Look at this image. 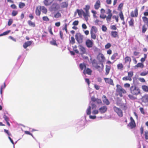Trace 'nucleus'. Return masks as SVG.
<instances>
[{
  "instance_id": "nucleus-38",
  "label": "nucleus",
  "mask_w": 148,
  "mask_h": 148,
  "mask_svg": "<svg viewBox=\"0 0 148 148\" xmlns=\"http://www.w3.org/2000/svg\"><path fill=\"white\" fill-rule=\"evenodd\" d=\"M6 85L5 84V82H4V84H3V86H2L1 87V88H0V93L1 94H2V89H4L5 88V87H6Z\"/></svg>"
},
{
  "instance_id": "nucleus-13",
  "label": "nucleus",
  "mask_w": 148,
  "mask_h": 148,
  "mask_svg": "<svg viewBox=\"0 0 148 148\" xmlns=\"http://www.w3.org/2000/svg\"><path fill=\"white\" fill-rule=\"evenodd\" d=\"M78 47L81 52V53L82 54L85 53L86 52V50L85 48L83 47L81 45H79L78 46Z\"/></svg>"
},
{
  "instance_id": "nucleus-35",
  "label": "nucleus",
  "mask_w": 148,
  "mask_h": 148,
  "mask_svg": "<svg viewBox=\"0 0 148 148\" xmlns=\"http://www.w3.org/2000/svg\"><path fill=\"white\" fill-rule=\"evenodd\" d=\"M136 67H140L141 68H143L144 66L143 64L141 63H138L136 66Z\"/></svg>"
},
{
  "instance_id": "nucleus-53",
  "label": "nucleus",
  "mask_w": 148,
  "mask_h": 148,
  "mask_svg": "<svg viewBox=\"0 0 148 148\" xmlns=\"http://www.w3.org/2000/svg\"><path fill=\"white\" fill-rule=\"evenodd\" d=\"M145 138L146 140L148 139V132H145Z\"/></svg>"
},
{
  "instance_id": "nucleus-40",
  "label": "nucleus",
  "mask_w": 148,
  "mask_h": 148,
  "mask_svg": "<svg viewBox=\"0 0 148 148\" xmlns=\"http://www.w3.org/2000/svg\"><path fill=\"white\" fill-rule=\"evenodd\" d=\"M125 62H130L131 61V58L130 57L127 56L125 58Z\"/></svg>"
},
{
  "instance_id": "nucleus-56",
  "label": "nucleus",
  "mask_w": 148,
  "mask_h": 148,
  "mask_svg": "<svg viewBox=\"0 0 148 148\" xmlns=\"http://www.w3.org/2000/svg\"><path fill=\"white\" fill-rule=\"evenodd\" d=\"M13 22L12 20V19H10L8 22V26L10 25Z\"/></svg>"
},
{
  "instance_id": "nucleus-51",
  "label": "nucleus",
  "mask_w": 148,
  "mask_h": 148,
  "mask_svg": "<svg viewBox=\"0 0 148 148\" xmlns=\"http://www.w3.org/2000/svg\"><path fill=\"white\" fill-rule=\"evenodd\" d=\"M90 6L89 5H86V8L84 9L86 12H89L88 10L89 9Z\"/></svg>"
},
{
  "instance_id": "nucleus-16",
  "label": "nucleus",
  "mask_w": 148,
  "mask_h": 148,
  "mask_svg": "<svg viewBox=\"0 0 148 148\" xmlns=\"http://www.w3.org/2000/svg\"><path fill=\"white\" fill-rule=\"evenodd\" d=\"M53 1L54 0H45L44 1V3L45 5L48 6L50 5Z\"/></svg>"
},
{
  "instance_id": "nucleus-55",
  "label": "nucleus",
  "mask_w": 148,
  "mask_h": 148,
  "mask_svg": "<svg viewBox=\"0 0 148 148\" xmlns=\"http://www.w3.org/2000/svg\"><path fill=\"white\" fill-rule=\"evenodd\" d=\"M118 16H112V18H114L115 19L116 21V22H118L119 21V19H118Z\"/></svg>"
},
{
  "instance_id": "nucleus-26",
  "label": "nucleus",
  "mask_w": 148,
  "mask_h": 148,
  "mask_svg": "<svg viewBox=\"0 0 148 148\" xmlns=\"http://www.w3.org/2000/svg\"><path fill=\"white\" fill-rule=\"evenodd\" d=\"M79 67L81 70H82L83 69H85L86 68L85 64L84 63H81L79 65Z\"/></svg>"
},
{
  "instance_id": "nucleus-28",
  "label": "nucleus",
  "mask_w": 148,
  "mask_h": 148,
  "mask_svg": "<svg viewBox=\"0 0 148 148\" xmlns=\"http://www.w3.org/2000/svg\"><path fill=\"white\" fill-rule=\"evenodd\" d=\"M108 15V16L106 17V20L108 21H110L111 20L112 14H111Z\"/></svg>"
},
{
  "instance_id": "nucleus-10",
  "label": "nucleus",
  "mask_w": 148,
  "mask_h": 148,
  "mask_svg": "<svg viewBox=\"0 0 148 148\" xmlns=\"http://www.w3.org/2000/svg\"><path fill=\"white\" fill-rule=\"evenodd\" d=\"M135 121H131V122L128 125V126L130 127L131 129H133L136 126V123Z\"/></svg>"
},
{
  "instance_id": "nucleus-11",
  "label": "nucleus",
  "mask_w": 148,
  "mask_h": 148,
  "mask_svg": "<svg viewBox=\"0 0 148 148\" xmlns=\"http://www.w3.org/2000/svg\"><path fill=\"white\" fill-rule=\"evenodd\" d=\"M104 80L106 83L111 85H114L113 80L110 78H105Z\"/></svg>"
},
{
  "instance_id": "nucleus-20",
  "label": "nucleus",
  "mask_w": 148,
  "mask_h": 148,
  "mask_svg": "<svg viewBox=\"0 0 148 148\" xmlns=\"http://www.w3.org/2000/svg\"><path fill=\"white\" fill-rule=\"evenodd\" d=\"M40 8L41 11L44 13L46 14L47 12V10L45 7L43 6H40Z\"/></svg>"
},
{
  "instance_id": "nucleus-7",
  "label": "nucleus",
  "mask_w": 148,
  "mask_h": 148,
  "mask_svg": "<svg viewBox=\"0 0 148 148\" xmlns=\"http://www.w3.org/2000/svg\"><path fill=\"white\" fill-rule=\"evenodd\" d=\"M93 44L92 42L90 40H87L86 42V45L89 48L92 47Z\"/></svg>"
},
{
  "instance_id": "nucleus-39",
  "label": "nucleus",
  "mask_w": 148,
  "mask_h": 148,
  "mask_svg": "<svg viewBox=\"0 0 148 148\" xmlns=\"http://www.w3.org/2000/svg\"><path fill=\"white\" fill-rule=\"evenodd\" d=\"M119 16L121 19V20L122 21H124V18L123 17V13L122 12H121L119 13Z\"/></svg>"
},
{
  "instance_id": "nucleus-9",
  "label": "nucleus",
  "mask_w": 148,
  "mask_h": 148,
  "mask_svg": "<svg viewBox=\"0 0 148 148\" xmlns=\"http://www.w3.org/2000/svg\"><path fill=\"white\" fill-rule=\"evenodd\" d=\"M107 110V108L106 106H103L99 109V112L101 113H103L105 112Z\"/></svg>"
},
{
  "instance_id": "nucleus-6",
  "label": "nucleus",
  "mask_w": 148,
  "mask_h": 148,
  "mask_svg": "<svg viewBox=\"0 0 148 148\" xmlns=\"http://www.w3.org/2000/svg\"><path fill=\"white\" fill-rule=\"evenodd\" d=\"M138 15V10L137 8H136L134 11H132L131 12L130 15L131 17H137Z\"/></svg>"
},
{
  "instance_id": "nucleus-22",
  "label": "nucleus",
  "mask_w": 148,
  "mask_h": 148,
  "mask_svg": "<svg viewBox=\"0 0 148 148\" xmlns=\"http://www.w3.org/2000/svg\"><path fill=\"white\" fill-rule=\"evenodd\" d=\"M110 66L108 65L106 66V74L107 75L109 73L110 71Z\"/></svg>"
},
{
  "instance_id": "nucleus-59",
  "label": "nucleus",
  "mask_w": 148,
  "mask_h": 148,
  "mask_svg": "<svg viewBox=\"0 0 148 148\" xmlns=\"http://www.w3.org/2000/svg\"><path fill=\"white\" fill-rule=\"evenodd\" d=\"M147 28H146L145 26H143L142 27V32L143 33H144L146 31Z\"/></svg>"
},
{
  "instance_id": "nucleus-5",
  "label": "nucleus",
  "mask_w": 148,
  "mask_h": 148,
  "mask_svg": "<svg viewBox=\"0 0 148 148\" xmlns=\"http://www.w3.org/2000/svg\"><path fill=\"white\" fill-rule=\"evenodd\" d=\"M97 59L100 62H103L105 61V58L102 53H99L97 56Z\"/></svg>"
},
{
  "instance_id": "nucleus-14",
  "label": "nucleus",
  "mask_w": 148,
  "mask_h": 148,
  "mask_svg": "<svg viewBox=\"0 0 148 148\" xmlns=\"http://www.w3.org/2000/svg\"><path fill=\"white\" fill-rule=\"evenodd\" d=\"M100 7V2L99 0H97L96 1L95 5L94 7L95 9L98 10Z\"/></svg>"
},
{
  "instance_id": "nucleus-8",
  "label": "nucleus",
  "mask_w": 148,
  "mask_h": 148,
  "mask_svg": "<svg viewBox=\"0 0 148 148\" xmlns=\"http://www.w3.org/2000/svg\"><path fill=\"white\" fill-rule=\"evenodd\" d=\"M51 8L53 10L56 11L59 8L60 6L59 5L57 4H53L52 5Z\"/></svg>"
},
{
  "instance_id": "nucleus-45",
  "label": "nucleus",
  "mask_w": 148,
  "mask_h": 148,
  "mask_svg": "<svg viewBox=\"0 0 148 148\" xmlns=\"http://www.w3.org/2000/svg\"><path fill=\"white\" fill-rule=\"evenodd\" d=\"M18 14V12L14 10H13L12 12V15L13 16H15Z\"/></svg>"
},
{
  "instance_id": "nucleus-19",
  "label": "nucleus",
  "mask_w": 148,
  "mask_h": 148,
  "mask_svg": "<svg viewBox=\"0 0 148 148\" xmlns=\"http://www.w3.org/2000/svg\"><path fill=\"white\" fill-rule=\"evenodd\" d=\"M111 34L112 37L116 38L118 36V32L116 31H112L111 32Z\"/></svg>"
},
{
  "instance_id": "nucleus-46",
  "label": "nucleus",
  "mask_w": 148,
  "mask_h": 148,
  "mask_svg": "<svg viewBox=\"0 0 148 148\" xmlns=\"http://www.w3.org/2000/svg\"><path fill=\"white\" fill-rule=\"evenodd\" d=\"M43 20L46 21H49V19L47 16H43L42 17Z\"/></svg>"
},
{
  "instance_id": "nucleus-63",
  "label": "nucleus",
  "mask_w": 148,
  "mask_h": 148,
  "mask_svg": "<svg viewBox=\"0 0 148 148\" xmlns=\"http://www.w3.org/2000/svg\"><path fill=\"white\" fill-rule=\"evenodd\" d=\"M139 80L141 82H145V80L143 78H139Z\"/></svg>"
},
{
  "instance_id": "nucleus-61",
  "label": "nucleus",
  "mask_w": 148,
  "mask_h": 148,
  "mask_svg": "<svg viewBox=\"0 0 148 148\" xmlns=\"http://www.w3.org/2000/svg\"><path fill=\"white\" fill-rule=\"evenodd\" d=\"M25 133L26 134L29 135H31L32 136H33V135L31 133L27 131H25Z\"/></svg>"
},
{
  "instance_id": "nucleus-24",
  "label": "nucleus",
  "mask_w": 148,
  "mask_h": 148,
  "mask_svg": "<svg viewBox=\"0 0 148 148\" xmlns=\"http://www.w3.org/2000/svg\"><path fill=\"white\" fill-rule=\"evenodd\" d=\"M143 90L145 92H148V86L146 85H143L142 86Z\"/></svg>"
},
{
  "instance_id": "nucleus-27",
  "label": "nucleus",
  "mask_w": 148,
  "mask_h": 148,
  "mask_svg": "<svg viewBox=\"0 0 148 148\" xmlns=\"http://www.w3.org/2000/svg\"><path fill=\"white\" fill-rule=\"evenodd\" d=\"M28 23L29 25L32 27H34L35 26V23L31 21H28Z\"/></svg>"
},
{
  "instance_id": "nucleus-12",
  "label": "nucleus",
  "mask_w": 148,
  "mask_h": 148,
  "mask_svg": "<svg viewBox=\"0 0 148 148\" xmlns=\"http://www.w3.org/2000/svg\"><path fill=\"white\" fill-rule=\"evenodd\" d=\"M32 41H30L25 42L23 45V47L25 49L30 46L32 44Z\"/></svg>"
},
{
  "instance_id": "nucleus-32",
  "label": "nucleus",
  "mask_w": 148,
  "mask_h": 148,
  "mask_svg": "<svg viewBox=\"0 0 148 148\" xmlns=\"http://www.w3.org/2000/svg\"><path fill=\"white\" fill-rule=\"evenodd\" d=\"M118 54L117 53H114L111 57V59L112 60H114L115 59L116 57L118 56Z\"/></svg>"
},
{
  "instance_id": "nucleus-48",
  "label": "nucleus",
  "mask_w": 148,
  "mask_h": 148,
  "mask_svg": "<svg viewBox=\"0 0 148 148\" xmlns=\"http://www.w3.org/2000/svg\"><path fill=\"white\" fill-rule=\"evenodd\" d=\"M77 46L76 45L74 46L73 47V50H74V51L76 53H79V51H78L77 50V49H76L77 48Z\"/></svg>"
},
{
  "instance_id": "nucleus-41",
  "label": "nucleus",
  "mask_w": 148,
  "mask_h": 148,
  "mask_svg": "<svg viewBox=\"0 0 148 148\" xmlns=\"http://www.w3.org/2000/svg\"><path fill=\"white\" fill-rule=\"evenodd\" d=\"M118 69L120 70H122L123 67V64H119L117 65Z\"/></svg>"
},
{
  "instance_id": "nucleus-2",
  "label": "nucleus",
  "mask_w": 148,
  "mask_h": 148,
  "mask_svg": "<svg viewBox=\"0 0 148 148\" xmlns=\"http://www.w3.org/2000/svg\"><path fill=\"white\" fill-rule=\"evenodd\" d=\"M75 38L78 43L79 44H80L83 42L84 36L81 34L78 33L76 34L75 35Z\"/></svg>"
},
{
  "instance_id": "nucleus-33",
  "label": "nucleus",
  "mask_w": 148,
  "mask_h": 148,
  "mask_svg": "<svg viewBox=\"0 0 148 148\" xmlns=\"http://www.w3.org/2000/svg\"><path fill=\"white\" fill-rule=\"evenodd\" d=\"M86 113L87 114H90L91 113V107L89 106L86 110Z\"/></svg>"
},
{
  "instance_id": "nucleus-50",
  "label": "nucleus",
  "mask_w": 148,
  "mask_h": 148,
  "mask_svg": "<svg viewBox=\"0 0 148 148\" xmlns=\"http://www.w3.org/2000/svg\"><path fill=\"white\" fill-rule=\"evenodd\" d=\"M4 131L5 133L7 134L9 136H10L11 135L10 133L8 131V130L6 129H4Z\"/></svg>"
},
{
  "instance_id": "nucleus-29",
  "label": "nucleus",
  "mask_w": 148,
  "mask_h": 148,
  "mask_svg": "<svg viewBox=\"0 0 148 148\" xmlns=\"http://www.w3.org/2000/svg\"><path fill=\"white\" fill-rule=\"evenodd\" d=\"M84 12L83 10H80L78 9H77V13L78 14V15L80 16H81L82 14H83V12Z\"/></svg>"
},
{
  "instance_id": "nucleus-1",
  "label": "nucleus",
  "mask_w": 148,
  "mask_h": 148,
  "mask_svg": "<svg viewBox=\"0 0 148 148\" xmlns=\"http://www.w3.org/2000/svg\"><path fill=\"white\" fill-rule=\"evenodd\" d=\"M131 92L133 95H137L140 92L139 88L134 85H132L130 88Z\"/></svg>"
},
{
  "instance_id": "nucleus-57",
  "label": "nucleus",
  "mask_w": 148,
  "mask_h": 148,
  "mask_svg": "<svg viewBox=\"0 0 148 148\" xmlns=\"http://www.w3.org/2000/svg\"><path fill=\"white\" fill-rule=\"evenodd\" d=\"M111 29L112 30H116V27L115 25H112L110 26Z\"/></svg>"
},
{
  "instance_id": "nucleus-47",
  "label": "nucleus",
  "mask_w": 148,
  "mask_h": 148,
  "mask_svg": "<svg viewBox=\"0 0 148 148\" xmlns=\"http://www.w3.org/2000/svg\"><path fill=\"white\" fill-rule=\"evenodd\" d=\"M111 46V44L109 43H108L105 46V48L106 49H108L110 48Z\"/></svg>"
},
{
  "instance_id": "nucleus-43",
  "label": "nucleus",
  "mask_w": 148,
  "mask_h": 148,
  "mask_svg": "<svg viewBox=\"0 0 148 148\" xmlns=\"http://www.w3.org/2000/svg\"><path fill=\"white\" fill-rule=\"evenodd\" d=\"M25 5L24 3L20 2L19 4V8H22L24 7Z\"/></svg>"
},
{
  "instance_id": "nucleus-4",
  "label": "nucleus",
  "mask_w": 148,
  "mask_h": 148,
  "mask_svg": "<svg viewBox=\"0 0 148 148\" xmlns=\"http://www.w3.org/2000/svg\"><path fill=\"white\" fill-rule=\"evenodd\" d=\"M113 109L114 111L118 114L119 116L121 117L122 116V112L120 109L114 106L113 108Z\"/></svg>"
},
{
  "instance_id": "nucleus-62",
  "label": "nucleus",
  "mask_w": 148,
  "mask_h": 148,
  "mask_svg": "<svg viewBox=\"0 0 148 148\" xmlns=\"http://www.w3.org/2000/svg\"><path fill=\"white\" fill-rule=\"evenodd\" d=\"M3 118L5 120H8L9 119L8 117L6 115H4Z\"/></svg>"
},
{
  "instance_id": "nucleus-21",
  "label": "nucleus",
  "mask_w": 148,
  "mask_h": 148,
  "mask_svg": "<svg viewBox=\"0 0 148 148\" xmlns=\"http://www.w3.org/2000/svg\"><path fill=\"white\" fill-rule=\"evenodd\" d=\"M40 7H37L36 10V13L37 15L39 16L40 14Z\"/></svg>"
},
{
  "instance_id": "nucleus-58",
  "label": "nucleus",
  "mask_w": 148,
  "mask_h": 148,
  "mask_svg": "<svg viewBox=\"0 0 148 148\" xmlns=\"http://www.w3.org/2000/svg\"><path fill=\"white\" fill-rule=\"evenodd\" d=\"M140 110L141 112L143 114H145V112L144 111V110L143 108H140Z\"/></svg>"
},
{
  "instance_id": "nucleus-31",
  "label": "nucleus",
  "mask_w": 148,
  "mask_h": 148,
  "mask_svg": "<svg viewBox=\"0 0 148 148\" xmlns=\"http://www.w3.org/2000/svg\"><path fill=\"white\" fill-rule=\"evenodd\" d=\"M68 5V3L66 2H63L61 4V6L62 8L67 7Z\"/></svg>"
},
{
  "instance_id": "nucleus-30",
  "label": "nucleus",
  "mask_w": 148,
  "mask_h": 148,
  "mask_svg": "<svg viewBox=\"0 0 148 148\" xmlns=\"http://www.w3.org/2000/svg\"><path fill=\"white\" fill-rule=\"evenodd\" d=\"M134 20L133 18H131L129 22V23L130 26H134Z\"/></svg>"
},
{
  "instance_id": "nucleus-54",
  "label": "nucleus",
  "mask_w": 148,
  "mask_h": 148,
  "mask_svg": "<svg viewBox=\"0 0 148 148\" xmlns=\"http://www.w3.org/2000/svg\"><path fill=\"white\" fill-rule=\"evenodd\" d=\"M128 76L129 77H130V78H131V77L133 75V72H128Z\"/></svg>"
},
{
  "instance_id": "nucleus-25",
  "label": "nucleus",
  "mask_w": 148,
  "mask_h": 148,
  "mask_svg": "<svg viewBox=\"0 0 148 148\" xmlns=\"http://www.w3.org/2000/svg\"><path fill=\"white\" fill-rule=\"evenodd\" d=\"M54 17L55 18H58L61 17V15L58 12L54 14Z\"/></svg>"
},
{
  "instance_id": "nucleus-49",
  "label": "nucleus",
  "mask_w": 148,
  "mask_h": 148,
  "mask_svg": "<svg viewBox=\"0 0 148 148\" xmlns=\"http://www.w3.org/2000/svg\"><path fill=\"white\" fill-rule=\"evenodd\" d=\"M148 74V72H143L140 73V75L142 76H145Z\"/></svg>"
},
{
  "instance_id": "nucleus-18",
  "label": "nucleus",
  "mask_w": 148,
  "mask_h": 148,
  "mask_svg": "<svg viewBox=\"0 0 148 148\" xmlns=\"http://www.w3.org/2000/svg\"><path fill=\"white\" fill-rule=\"evenodd\" d=\"M92 72V71L91 70L89 69H84V70L83 73L84 74H88L89 75H90L91 74Z\"/></svg>"
},
{
  "instance_id": "nucleus-36",
  "label": "nucleus",
  "mask_w": 148,
  "mask_h": 148,
  "mask_svg": "<svg viewBox=\"0 0 148 148\" xmlns=\"http://www.w3.org/2000/svg\"><path fill=\"white\" fill-rule=\"evenodd\" d=\"M142 19L143 21L145 23H148V18L145 16H144L142 17Z\"/></svg>"
},
{
  "instance_id": "nucleus-64",
  "label": "nucleus",
  "mask_w": 148,
  "mask_h": 148,
  "mask_svg": "<svg viewBox=\"0 0 148 148\" xmlns=\"http://www.w3.org/2000/svg\"><path fill=\"white\" fill-rule=\"evenodd\" d=\"M10 30H8L5 32L3 33V34L4 35H7L10 32Z\"/></svg>"
},
{
  "instance_id": "nucleus-34",
  "label": "nucleus",
  "mask_w": 148,
  "mask_h": 148,
  "mask_svg": "<svg viewBox=\"0 0 148 148\" xmlns=\"http://www.w3.org/2000/svg\"><path fill=\"white\" fill-rule=\"evenodd\" d=\"M123 80H128L130 81L132 80V78L130 77H129L128 76V77H123Z\"/></svg>"
},
{
  "instance_id": "nucleus-42",
  "label": "nucleus",
  "mask_w": 148,
  "mask_h": 148,
  "mask_svg": "<svg viewBox=\"0 0 148 148\" xmlns=\"http://www.w3.org/2000/svg\"><path fill=\"white\" fill-rule=\"evenodd\" d=\"M70 42L72 44H73L75 42V39L73 37H71Z\"/></svg>"
},
{
  "instance_id": "nucleus-37",
  "label": "nucleus",
  "mask_w": 148,
  "mask_h": 148,
  "mask_svg": "<svg viewBox=\"0 0 148 148\" xmlns=\"http://www.w3.org/2000/svg\"><path fill=\"white\" fill-rule=\"evenodd\" d=\"M90 34L91 35V38L94 39H95L96 38V36L95 33H93V32H90Z\"/></svg>"
},
{
  "instance_id": "nucleus-52",
  "label": "nucleus",
  "mask_w": 148,
  "mask_h": 148,
  "mask_svg": "<svg viewBox=\"0 0 148 148\" xmlns=\"http://www.w3.org/2000/svg\"><path fill=\"white\" fill-rule=\"evenodd\" d=\"M107 28L106 26H104V25H103L102 26V30L103 31L106 32L107 30Z\"/></svg>"
},
{
  "instance_id": "nucleus-44",
  "label": "nucleus",
  "mask_w": 148,
  "mask_h": 148,
  "mask_svg": "<svg viewBox=\"0 0 148 148\" xmlns=\"http://www.w3.org/2000/svg\"><path fill=\"white\" fill-rule=\"evenodd\" d=\"M50 44L52 45H56L57 46V45L56 44V42L55 40H53L52 41L50 42Z\"/></svg>"
},
{
  "instance_id": "nucleus-23",
  "label": "nucleus",
  "mask_w": 148,
  "mask_h": 148,
  "mask_svg": "<svg viewBox=\"0 0 148 148\" xmlns=\"http://www.w3.org/2000/svg\"><path fill=\"white\" fill-rule=\"evenodd\" d=\"M90 32L94 33H96L97 32V29L96 27L92 26L91 28Z\"/></svg>"
},
{
  "instance_id": "nucleus-15",
  "label": "nucleus",
  "mask_w": 148,
  "mask_h": 148,
  "mask_svg": "<svg viewBox=\"0 0 148 148\" xmlns=\"http://www.w3.org/2000/svg\"><path fill=\"white\" fill-rule=\"evenodd\" d=\"M83 15L86 21H87L88 19V17L89 16V12H83Z\"/></svg>"
},
{
  "instance_id": "nucleus-60",
  "label": "nucleus",
  "mask_w": 148,
  "mask_h": 148,
  "mask_svg": "<svg viewBox=\"0 0 148 148\" xmlns=\"http://www.w3.org/2000/svg\"><path fill=\"white\" fill-rule=\"evenodd\" d=\"M79 22L77 21H74L73 23V25H77L78 24Z\"/></svg>"
},
{
  "instance_id": "nucleus-3",
  "label": "nucleus",
  "mask_w": 148,
  "mask_h": 148,
  "mask_svg": "<svg viewBox=\"0 0 148 148\" xmlns=\"http://www.w3.org/2000/svg\"><path fill=\"white\" fill-rule=\"evenodd\" d=\"M116 92L119 93L120 96H122L123 93H126L125 90L123 88H122L121 86L119 85H116Z\"/></svg>"
},
{
  "instance_id": "nucleus-17",
  "label": "nucleus",
  "mask_w": 148,
  "mask_h": 148,
  "mask_svg": "<svg viewBox=\"0 0 148 148\" xmlns=\"http://www.w3.org/2000/svg\"><path fill=\"white\" fill-rule=\"evenodd\" d=\"M103 103L107 105H108L110 104L109 101L107 99L105 96L103 95Z\"/></svg>"
}]
</instances>
